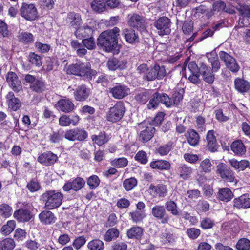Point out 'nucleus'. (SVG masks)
<instances>
[{"label":"nucleus","mask_w":250,"mask_h":250,"mask_svg":"<svg viewBox=\"0 0 250 250\" xmlns=\"http://www.w3.org/2000/svg\"><path fill=\"white\" fill-rule=\"evenodd\" d=\"M64 136L62 133L59 132L53 131L49 136V141L54 144H60L62 141Z\"/></svg>","instance_id":"nucleus-54"},{"label":"nucleus","mask_w":250,"mask_h":250,"mask_svg":"<svg viewBox=\"0 0 250 250\" xmlns=\"http://www.w3.org/2000/svg\"><path fill=\"white\" fill-rule=\"evenodd\" d=\"M91 7L94 11L101 13L105 11L106 4L104 0H94L91 3Z\"/></svg>","instance_id":"nucleus-40"},{"label":"nucleus","mask_w":250,"mask_h":250,"mask_svg":"<svg viewBox=\"0 0 250 250\" xmlns=\"http://www.w3.org/2000/svg\"><path fill=\"white\" fill-rule=\"evenodd\" d=\"M233 206L237 208H250V198L247 194H243L234 199Z\"/></svg>","instance_id":"nucleus-24"},{"label":"nucleus","mask_w":250,"mask_h":250,"mask_svg":"<svg viewBox=\"0 0 250 250\" xmlns=\"http://www.w3.org/2000/svg\"><path fill=\"white\" fill-rule=\"evenodd\" d=\"M155 129L152 126L146 127L140 133V139L144 142L149 141L153 136Z\"/></svg>","instance_id":"nucleus-36"},{"label":"nucleus","mask_w":250,"mask_h":250,"mask_svg":"<svg viewBox=\"0 0 250 250\" xmlns=\"http://www.w3.org/2000/svg\"><path fill=\"white\" fill-rule=\"evenodd\" d=\"M29 60L32 64L36 66L40 67L42 65L41 57L34 52H31L29 54Z\"/></svg>","instance_id":"nucleus-60"},{"label":"nucleus","mask_w":250,"mask_h":250,"mask_svg":"<svg viewBox=\"0 0 250 250\" xmlns=\"http://www.w3.org/2000/svg\"><path fill=\"white\" fill-rule=\"evenodd\" d=\"M149 189L151 191V194L155 197L163 198L167 193V187L163 184H159L156 186L151 184Z\"/></svg>","instance_id":"nucleus-20"},{"label":"nucleus","mask_w":250,"mask_h":250,"mask_svg":"<svg viewBox=\"0 0 250 250\" xmlns=\"http://www.w3.org/2000/svg\"><path fill=\"white\" fill-rule=\"evenodd\" d=\"M233 194L229 188L219 189L218 192V197L221 201L229 202L233 197Z\"/></svg>","instance_id":"nucleus-37"},{"label":"nucleus","mask_w":250,"mask_h":250,"mask_svg":"<svg viewBox=\"0 0 250 250\" xmlns=\"http://www.w3.org/2000/svg\"><path fill=\"white\" fill-rule=\"evenodd\" d=\"M150 91L143 90L135 96L136 100L142 104L146 103L150 96Z\"/></svg>","instance_id":"nucleus-48"},{"label":"nucleus","mask_w":250,"mask_h":250,"mask_svg":"<svg viewBox=\"0 0 250 250\" xmlns=\"http://www.w3.org/2000/svg\"><path fill=\"white\" fill-rule=\"evenodd\" d=\"M188 142L193 146H197L199 143L200 136L194 129H189L185 135Z\"/></svg>","instance_id":"nucleus-33"},{"label":"nucleus","mask_w":250,"mask_h":250,"mask_svg":"<svg viewBox=\"0 0 250 250\" xmlns=\"http://www.w3.org/2000/svg\"><path fill=\"white\" fill-rule=\"evenodd\" d=\"M119 32L117 27L102 32L97 39V45L104 47L107 52L112 51L117 45Z\"/></svg>","instance_id":"nucleus-1"},{"label":"nucleus","mask_w":250,"mask_h":250,"mask_svg":"<svg viewBox=\"0 0 250 250\" xmlns=\"http://www.w3.org/2000/svg\"><path fill=\"white\" fill-rule=\"evenodd\" d=\"M216 173L224 181L227 182H233L235 180L234 173L226 164L220 163L216 166Z\"/></svg>","instance_id":"nucleus-9"},{"label":"nucleus","mask_w":250,"mask_h":250,"mask_svg":"<svg viewBox=\"0 0 250 250\" xmlns=\"http://www.w3.org/2000/svg\"><path fill=\"white\" fill-rule=\"evenodd\" d=\"M166 74V70L163 66H160L155 64L153 67H150L146 69L143 78L144 79L150 81L156 79H162Z\"/></svg>","instance_id":"nucleus-6"},{"label":"nucleus","mask_w":250,"mask_h":250,"mask_svg":"<svg viewBox=\"0 0 250 250\" xmlns=\"http://www.w3.org/2000/svg\"><path fill=\"white\" fill-rule=\"evenodd\" d=\"M88 137V133L84 129L75 128L66 131L64 137L70 141H83Z\"/></svg>","instance_id":"nucleus-10"},{"label":"nucleus","mask_w":250,"mask_h":250,"mask_svg":"<svg viewBox=\"0 0 250 250\" xmlns=\"http://www.w3.org/2000/svg\"><path fill=\"white\" fill-rule=\"evenodd\" d=\"M182 99L183 95L179 92H175L171 98L169 97L166 104L168 105V107H170L175 104H178Z\"/></svg>","instance_id":"nucleus-50"},{"label":"nucleus","mask_w":250,"mask_h":250,"mask_svg":"<svg viewBox=\"0 0 250 250\" xmlns=\"http://www.w3.org/2000/svg\"><path fill=\"white\" fill-rule=\"evenodd\" d=\"M207 147L211 152H215L217 150V143L216 138L214 134L213 130H209L208 131L207 137Z\"/></svg>","instance_id":"nucleus-34"},{"label":"nucleus","mask_w":250,"mask_h":250,"mask_svg":"<svg viewBox=\"0 0 250 250\" xmlns=\"http://www.w3.org/2000/svg\"><path fill=\"white\" fill-rule=\"evenodd\" d=\"M211 166L210 160L206 158L201 162L199 168L205 173H209L211 170Z\"/></svg>","instance_id":"nucleus-62"},{"label":"nucleus","mask_w":250,"mask_h":250,"mask_svg":"<svg viewBox=\"0 0 250 250\" xmlns=\"http://www.w3.org/2000/svg\"><path fill=\"white\" fill-rule=\"evenodd\" d=\"M127 24L130 27L141 31L146 29L147 23L145 17L137 13H133L128 15Z\"/></svg>","instance_id":"nucleus-8"},{"label":"nucleus","mask_w":250,"mask_h":250,"mask_svg":"<svg viewBox=\"0 0 250 250\" xmlns=\"http://www.w3.org/2000/svg\"><path fill=\"white\" fill-rule=\"evenodd\" d=\"M90 89L85 84L78 85L74 92V99L78 101H84L89 96Z\"/></svg>","instance_id":"nucleus-18"},{"label":"nucleus","mask_w":250,"mask_h":250,"mask_svg":"<svg viewBox=\"0 0 250 250\" xmlns=\"http://www.w3.org/2000/svg\"><path fill=\"white\" fill-rule=\"evenodd\" d=\"M6 97L9 108L15 111L20 109L21 106V101L18 98L15 97L13 92H8Z\"/></svg>","instance_id":"nucleus-27"},{"label":"nucleus","mask_w":250,"mask_h":250,"mask_svg":"<svg viewBox=\"0 0 250 250\" xmlns=\"http://www.w3.org/2000/svg\"><path fill=\"white\" fill-rule=\"evenodd\" d=\"M19 41L25 43H30L33 42L34 38L33 35L28 32H21L19 33L18 36Z\"/></svg>","instance_id":"nucleus-51"},{"label":"nucleus","mask_w":250,"mask_h":250,"mask_svg":"<svg viewBox=\"0 0 250 250\" xmlns=\"http://www.w3.org/2000/svg\"><path fill=\"white\" fill-rule=\"evenodd\" d=\"M151 213L157 220H159L163 224H167L170 220V216L162 205H157L153 207Z\"/></svg>","instance_id":"nucleus-11"},{"label":"nucleus","mask_w":250,"mask_h":250,"mask_svg":"<svg viewBox=\"0 0 250 250\" xmlns=\"http://www.w3.org/2000/svg\"><path fill=\"white\" fill-rule=\"evenodd\" d=\"M21 15L29 21H34L38 16L36 8L32 4L23 3L20 9Z\"/></svg>","instance_id":"nucleus-13"},{"label":"nucleus","mask_w":250,"mask_h":250,"mask_svg":"<svg viewBox=\"0 0 250 250\" xmlns=\"http://www.w3.org/2000/svg\"><path fill=\"white\" fill-rule=\"evenodd\" d=\"M126 234L129 238L139 239L143 235V229L138 226L133 227L127 230Z\"/></svg>","instance_id":"nucleus-38"},{"label":"nucleus","mask_w":250,"mask_h":250,"mask_svg":"<svg viewBox=\"0 0 250 250\" xmlns=\"http://www.w3.org/2000/svg\"><path fill=\"white\" fill-rule=\"evenodd\" d=\"M122 35L125 39L126 41L129 43H133L139 41L138 34L132 29H124L122 31Z\"/></svg>","instance_id":"nucleus-32"},{"label":"nucleus","mask_w":250,"mask_h":250,"mask_svg":"<svg viewBox=\"0 0 250 250\" xmlns=\"http://www.w3.org/2000/svg\"><path fill=\"white\" fill-rule=\"evenodd\" d=\"M15 246V242L12 238H6L0 242V250H12Z\"/></svg>","instance_id":"nucleus-44"},{"label":"nucleus","mask_w":250,"mask_h":250,"mask_svg":"<svg viewBox=\"0 0 250 250\" xmlns=\"http://www.w3.org/2000/svg\"><path fill=\"white\" fill-rule=\"evenodd\" d=\"M165 209L174 216H178L179 211L177 203L172 200H168L165 204Z\"/></svg>","instance_id":"nucleus-39"},{"label":"nucleus","mask_w":250,"mask_h":250,"mask_svg":"<svg viewBox=\"0 0 250 250\" xmlns=\"http://www.w3.org/2000/svg\"><path fill=\"white\" fill-rule=\"evenodd\" d=\"M16 227V223L14 220L8 221L6 224L3 225L0 229L1 233L4 235L10 234Z\"/></svg>","instance_id":"nucleus-43"},{"label":"nucleus","mask_w":250,"mask_h":250,"mask_svg":"<svg viewBox=\"0 0 250 250\" xmlns=\"http://www.w3.org/2000/svg\"><path fill=\"white\" fill-rule=\"evenodd\" d=\"M119 235V230L116 228H111L108 229L104 235V240L106 242H110L116 239Z\"/></svg>","instance_id":"nucleus-49"},{"label":"nucleus","mask_w":250,"mask_h":250,"mask_svg":"<svg viewBox=\"0 0 250 250\" xmlns=\"http://www.w3.org/2000/svg\"><path fill=\"white\" fill-rule=\"evenodd\" d=\"M87 248L89 250H103L104 244L100 239H94L88 243Z\"/></svg>","instance_id":"nucleus-47"},{"label":"nucleus","mask_w":250,"mask_h":250,"mask_svg":"<svg viewBox=\"0 0 250 250\" xmlns=\"http://www.w3.org/2000/svg\"><path fill=\"white\" fill-rule=\"evenodd\" d=\"M178 171L180 177L184 180L188 178L192 172V168L186 165L180 167L178 169Z\"/></svg>","instance_id":"nucleus-42"},{"label":"nucleus","mask_w":250,"mask_h":250,"mask_svg":"<svg viewBox=\"0 0 250 250\" xmlns=\"http://www.w3.org/2000/svg\"><path fill=\"white\" fill-rule=\"evenodd\" d=\"M6 81L14 91L18 92L21 90V83L15 72H8L6 75Z\"/></svg>","instance_id":"nucleus-17"},{"label":"nucleus","mask_w":250,"mask_h":250,"mask_svg":"<svg viewBox=\"0 0 250 250\" xmlns=\"http://www.w3.org/2000/svg\"><path fill=\"white\" fill-rule=\"evenodd\" d=\"M171 24L170 20L167 17L163 16L154 22V26L157 29L158 34L163 36L170 34Z\"/></svg>","instance_id":"nucleus-7"},{"label":"nucleus","mask_w":250,"mask_h":250,"mask_svg":"<svg viewBox=\"0 0 250 250\" xmlns=\"http://www.w3.org/2000/svg\"><path fill=\"white\" fill-rule=\"evenodd\" d=\"M129 89L125 85L117 84L113 87L109 88V92L113 97L121 99L129 93Z\"/></svg>","instance_id":"nucleus-15"},{"label":"nucleus","mask_w":250,"mask_h":250,"mask_svg":"<svg viewBox=\"0 0 250 250\" xmlns=\"http://www.w3.org/2000/svg\"><path fill=\"white\" fill-rule=\"evenodd\" d=\"M63 194L55 190H48L40 197V200L44 203L45 208L51 210L58 208L62 203Z\"/></svg>","instance_id":"nucleus-2"},{"label":"nucleus","mask_w":250,"mask_h":250,"mask_svg":"<svg viewBox=\"0 0 250 250\" xmlns=\"http://www.w3.org/2000/svg\"><path fill=\"white\" fill-rule=\"evenodd\" d=\"M126 61H119L114 58L109 59L107 62V67L111 70L123 69L126 67Z\"/></svg>","instance_id":"nucleus-30"},{"label":"nucleus","mask_w":250,"mask_h":250,"mask_svg":"<svg viewBox=\"0 0 250 250\" xmlns=\"http://www.w3.org/2000/svg\"><path fill=\"white\" fill-rule=\"evenodd\" d=\"M94 30L87 25L79 26L75 31L74 34L77 38L82 39L92 36Z\"/></svg>","instance_id":"nucleus-23"},{"label":"nucleus","mask_w":250,"mask_h":250,"mask_svg":"<svg viewBox=\"0 0 250 250\" xmlns=\"http://www.w3.org/2000/svg\"><path fill=\"white\" fill-rule=\"evenodd\" d=\"M79 121V117L78 115L72 116V118L66 115H63L59 118V125L61 126H67L70 125L75 126Z\"/></svg>","instance_id":"nucleus-25"},{"label":"nucleus","mask_w":250,"mask_h":250,"mask_svg":"<svg viewBox=\"0 0 250 250\" xmlns=\"http://www.w3.org/2000/svg\"><path fill=\"white\" fill-rule=\"evenodd\" d=\"M111 164L112 166L118 168H123L125 167L128 164V160L126 158L122 157L115 159L111 161Z\"/></svg>","instance_id":"nucleus-58"},{"label":"nucleus","mask_w":250,"mask_h":250,"mask_svg":"<svg viewBox=\"0 0 250 250\" xmlns=\"http://www.w3.org/2000/svg\"><path fill=\"white\" fill-rule=\"evenodd\" d=\"M219 56L226 67L231 72L235 73L239 71L240 67L233 56L224 51H220Z\"/></svg>","instance_id":"nucleus-5"},{"label":"nucleus","mask_w":250,"mask_h":250,"mask_svg":"<svg viewBox=\"0 0 250 250\" xmlns=\"http://www.w3.org/2000/svg\"><path fill=\"white\" fill-rule=\"evenodd\" d=\"M231 150L238 156H242L246 152V148L241 140H238L232 142L231 145Z\"/></svg>","instance_id":"nucleus-31"},{"label":"nucleus","mask_w":250,"mask_h":250,"mask_svg":"<svg viewBox=\"0 0 250 250\" xmlns=\"http://www.w3.org/2000/svg\"><path fill=\"white\" fill-rule=\"evenodd\" d=\"M172 148V143L168 142L167 144L163 145L157 149H156V152L160 154L161 156H165L167 155Z\"/></svg>","instance_id":"nucleus-56"},{"label":"nucleus","mask_w":250,"mask_h":250,"mask_svg":"<svg viewBox=\"0 0 250 250\" xmlns=\"http://www.w3.org/2000/svg\"><path fill=\"white\" fill-rule=\"evenodd\" d=\"M137 180L134 177L125 180L123 182V187L127 191L133 189L137 185Z\"/></svg>","instance_id":"nucleus-45"},{"label":"nucleus","mask_w":250,"mask_h":250,"mask_svg":"<svg viewBox=\"0 0 250 250\" xmlns=\"http://www.w3.org/2000/svg\"><path fill=\"white\" fill-rule=\"evenodd\" d=\"M67 71L72 74L81 77L86 76L89 79H91L92 76H95L97 73L95 70L91 69L89 62H82L69 65Z\"/></svg>","instance_id":"nucleus-3"},{"label":"nucleus","mask_w":250,"mask_h":250,"mask_svg":"<svg viewBox=\"0 0 250 250\" xmlns=\"http://www.w3.org/2000/svg\"><path fill=\"white\" fill-rule=\"evenodd\" d=\"M39 218L40 221L45 225L53 224L56 219L54 213L49 210L42 211L39 215Z\"/></svg>","instance_id":"nucleus-28"},{"label":"nucleus","mask_w":250,"mask_h":250,"mask_svg":"<svg viewBox=\"0 0 250 250\" xmlns=\"http://www.w3.org/2000/svg\"><path fill=\"white\" fill-rule=\"evenodd\" d=\"M92 139L98 146H102L108 141V138L105 134L102 132H101L98 135H92Z\"/></svg>","instance_id":"nucleus-55"},{"label":"nucleus","mask_w":250,"mask_h":250,"mask_svg":"<svg viewBox=\"0 0 250 250\" xmlns=\"http://www.w3.org/2000/svg\"><path fill=\"white\" fill-rule=\"evenodd\" d=\"M236 248L238 250H249L250 241L245 238L239 239L236 244Z\"/></svg>","instance_id":"nucleus-53"},{"label":"nucleus","mask_w":250,"mask_h":250,"mask_svg":"<svg viewBox=\"0 0 250 250\" xmlns=\"http://www.w3.org/2000/svg\"><path fill=\"white\" fill-rule=\"evenodd\" d=\"M125 111L124 104L121 101L117 102L113 107L110 108L106 119L112 122H118L123 118Z\"/></svg>","instance_id":"nucleus-4"},{"label":"nucleus","mask_w":250,"mask_h":250,"mask_svg":"<svg viewBox=\"0 0 250 250\" xmlns=\"http://www.w3.org/2000/svg\"><path fill=\"white\" fill-rule=\"evenodd\" d=\"M234 83L235 88L240 93H246L250 90V82L243 79L239 78L235 79Z\"/></svg>","instance_id":"nucleus-26"},{"label":"nucleus","mask_w":250,"mask_h":250,"mask_svg":"<svg viewBox=\"0 0 250 250\" xmlns=\"http://www.w3.org/2000/svg\"><path fill=\"white\" fill-rule=\"evenodd\" d=\"M30 89L35 92L40 93L45 90V86L44 82L41 79H37L30 86Z\"/></svg>","instance_id":"nucleus-41"},{"label":"nucleus","mask_w":250,"mask_h":250,"mask_svg":"<svg viewBox=\"0 0 250 250\" xmlns=\"http://www.w3.org/2000/svg\"><path fill=\"white\" fill-rule=\"evenodd\" d=\"M82 42L88 50H93L96 48L95 42L92 36L83 39Z\"/></svg>","instance_id":"nucleus-61"},{"label":"nucleus","mask_w":250,"mask_h":250,"mask_svg":"<svg viewBox=\"0 0 250 250\" xmlns=\"http://www.w3.org/2000/svg\"><path fill=\"white\" fill-rule=\"evenodd\" d=\"M100 182V180L99 177L95 175L89 177L87 181V184L91 189L97 188L99 185Z\"/></svg>","instance_id":"nucleus-59"},{"label":"nucleus","mask_w":250,"mask_h":250,"mask_svg":"<svg viewBox=\"0 0 250 250\" xmlns=\"http://www.w3.org/2000/svg\"><path fill=\"white\" fill-rule=\"evenodd\" d=\"M85 181L81 177H77L72 181L66 182L63 186V189L65 191L71 190L77 191L81 189L85 185Z\"/></svg>","instance_id":"nucleus-16"},{"label":"nucleus","mask_w":250,"mask_h":250,"mask_svg":"<svg viewBox=\"0 0 250 250\" xmlns=\"http://www.w3.org/2000/svg\"><path fill=\"white\" fill-rule=\"evenodd\" d=\"M14 217L19 222H28L32 217L30 211L27 209H20L16 210L14 213Z\"/></svg>","instance_id":"nucleus-29"},{"label":"nucleus","mask_w":250,"mask_h":250,"mask_svg":"<svg viewBox=\"0 0 250 250\" xmlns=\"http://www.w3.org/2000/svg\"><path fill=\"white\" fill-rule=\"evenodd\" d=\"M168 100H169V96L167 94L156 92L153 94L152 98L150 99L147 108L149 109H155L158 107L160 103H162L168 107V105L166 104Z\"/></svg>","instance_id":"nucleus-12"},{"label":"nucleus","mask_w":250,"mask_h":250,"mask_svg":"<svg viewBox=\"0 0 250 250\" xmlns=\"http://www.w3.org/2000/svg\"><path fill=\"white\" fill-rule=\"evenodd\" d=\"M212 2V9L213 11L220 12L223 11L225 8L226 3L224 0H208Z\"/></svg>","instance_id":"nucleus-57"},{"label":"nucleus","mask_w":250,"mask_h":250,"mask_svg":"<svg viewBox=\"0 0 250 250\" xmlns=\"http://www.w3.org/2000/svg\"><path fill=\"white\" fill-rule=\"evenodd\" d=\"M199 72L203 80L208 84H212L215 80V75L211 68L204 62H200Z\"/></svg>","instance_id":"nucleus-14"},{"label":"nucleus","mask_w":250,"mask_h":250,"mask_svg":"<svg viewBox=\"0 0 250 250\" xmlns=\"http://www.w3.org/2000/svg\"><path fill=\"white\" fill-rule=\"evenodd\" d=\"M136 161L142 164H146L148 161V157L146 153L143 150L138 151L135 156Z\"/></svg>","instance_id":"nucleus-64"},{"label":"nucleus","mask_w":250,"mask_h":250,"mask_svg":"<svg viewBox=\"0 0 250 250\" xmlns=\"http://www.w3.org/2000/svg\"><path fill=\"white\" fill-rule=\"evenodd\" d=\"M170 163L167 160H156L150 162V167L153 169L160 170H168L170 168Z\"/></svg>","instance_id":"nucleus-35"},{"label":"nucleus","mask_w":250,"mask_h":250,"mask_svg":"<svg viewBox=\"0 0 250 250\" xmlns=\"http://www.w3.org/2000/svg\"><path fill=\"white\" fill-rule=\"evenodd\" d=\"M57 160L58 157L57 155L50 151L42 153L37 158V160L39 163L45 166L53 165Z\"/></svg>","instance_id":"nucleus-19"},{"label":"nucleus","mask_w":250,"mask_h":250,"mask_svg":"<svg viewBox=\"0 0 250 250\" xmlns=\"http://www.w3.org/2000/svg\"><path fill=\"white\" fill-rule=\"evenodd\" d=\"M56 106L59 110L65 113L72 111L75 108L74 104L69 99L60 100L56 104Z\"/></svg>","instance_id":"nucleus-21"},{"label":"nucleus","mask_w":250,"mask_h":250,"mask_svg":"<svg viewBox=\"0 0 250 250\" xmlns=\"http://www.w3.org/2000/svg\"><path fill=\"white\" fill-rule=\"evenodd\" d=\"M201 230L195 228H188L186 230V234L188 237L191 239L194 240L198 238L200 235Z\"/></svg>","instance_id":"nucleus-63"},{"label":"nucleus","mask_w":250,"mask_h":250,"mask_svg":"<svg viewBox=\"0 0 250 250\" xmlns=\"http://www.w3.org/2000/svg\"><path fill=\"white\" fill-rule=\"evenodd\" d=\"M129 214L132 222L135 223L142 222L146 216L145 213L136 210L130 212Z\"/></svg>","instance_id":"nucleus-46"},{"label":"nucleus","mask_w":250,"mask_h":250,"mask_svg":"<svg viewBox=\"0 0 250 250\" xmlns=\"http://www.w3.org/2000/svg\"><path fill=\"white\" fill-rule=\"evenodd\" d=\"M12 208L7 204L0 205V215L3 218H8L12 215Z\"/></svg>","instance_id":"nucleus-52"},{"label":"nucleus","mask_w":250,"mask_h":250,"mask_svg":"<svg viewBox=\"0 0 250 250\" xmlns=\"http://www.w3.org/2000/svg\"><path fill=\"white\" fill-rule=\"evenodd\" d=\"M66 21L69 25L76 30L82 24L81 15L73 12L67 14Z\"/></svg>","instance_id":"nucleus-22"}]
</instances>
